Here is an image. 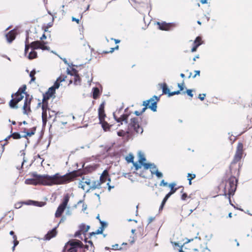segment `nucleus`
<instances>
[{
  "instance_id": "42",
  "label": "nucleus",
  "mask_w": 252,
  "mask_h": 252,
  "mask_svg": "<svg viewBox=\"0 0 252 252\" xmlns=\"http://www.w3.org/2000/svg\"><path fill=\"white\" fill-rule=\"evenodd\" d=\"M12 135L11 134H10L9 135H8L7 137H6L4 140L3 141H6L5 143H4V144H1L2 146V151H3L4 150V147L7 144V140L8 139H9L11 137H12Z\"/></svg>"
},
{
  "instance_id": "31",
  "label": "nucleus",
  "mask_w": 252,
  "mask_h": 252,
  "mask_svg": "<svg viewBox=\"0 0 252 252\" xmlns=\"http://www.w3.org/2000/svg\"><path fill=\"white\" fill-rule=\"evenodd\" d=\"M91 184L89 186V188L87 189L86 191V192H89L91 190H94L96 189L95 186V181H93L91 182Z\"/></svg>"
},
{
  "instance_id": "40",
  "label": "nucleus",
  "mask_w": 252,
  "mask_h": 252,
  "mask_svg": "<svg viewBox=\"0 0 252 252\" xmlns=\"http://www.w3.org/2000/svg\"><path fill=\"white\" fill-rule=\"evenodd\" d=\"M152 165H151L150 168V170L152 174H154V172L156 171V170L158 169V168L157 166L154 163H152Z\"/></svg>"
},
{
  "instance_id": "1",
  "label": "nucleus",
  "mask_w": 252,
  "mask_h": 252,
  "mask_svg": "<svg viewBox=\"0 0 252 252\" xmlns=\"http://www.w3.org/2000/svg\"><path fill=\"white\" fill-rule=\"evenodd\" d=\"M76 171H71L63 175H60L57 173L53 176L48 175H41L36 172L31 173L32 176L34 177L39 184L44 186H52L53 185H61L66 184L72 179V175L75 174Z\"/></svg>"
},
{
  "instance_id": "51",
  "label": "nucleus",
  "mask_w": 252,
  "mask_h": 252,
  "mask_svg": "<svg viewBox=\"0 0 252 252\" xmlns=\"http://www.w3.org/2000/svg\"><path fill=\"white\" fill-rule=\"evenodd\" d=\"M230 196H229L228 195V199L229 200V204L232 206H233L234 208H236V209L237 210H240V211H243V209H241V208H236L232 203H231V198H230Z\"/></svg>"
},
{
  "instance_id": "33",
  "label": "nucleus",
  "mask_w": 252,
  "mask_h": 252,
  "mask_svg": "<svg viewBox=\"0 0 252 252\" xmlns=\"http://www.w3.org/2000/svg\"><path fill=\"white\" fill-rule=\"evenodd\" d=\"M134 157L132 154H129L128 156L126 157V160L128 163H133Z\"/></svg>"
},
{
  "instance_id": "7",
  "label": "nucleus",
  "mask_w": 252,
  "mask_h": 252,
  "mask_svg": "<svg viewBox=\"0 0 252 252\" xmlns=\"http://www.w3.org/2000/svg\"><path fill=\"white\" fill-rule=\"evenodd\" d=\"M65 245H67V249L69 251L77 252L78 248H83L84 245L81 241L78 240H70Z\"/></svg>"
},
{
  "instance_id": "41",
  "label": "nucleus",
  "mask_w": 252,
  "mask_h": 252,
  "mask_svg": "<svg viewBox=\"0 0 252 252\" xmlns=\"http://www.w3.org/2000/svg\"><path fill=\"white\" fill-rule=\"evenodd\" d=\"M132 163L136 170H138L139 169L141 168L142 163H140V162L138 163L137 162H133Z\"/></svg>"
},
{
  "instance_id": "20",
  "label": "nucleus",
  "mask_w": 252,
  "mask_h": 252,
  "mask_svg": "<svg viewBox=\"0 0 252 252\" xmlns=\"http://www.w3.org/2000/svg\"><path fill=\"white\" fill-rule=\"evenodd\" d=\"M108 176V171H107V169H105L103 171L102 174L101 175L99 179V181H102V183H104L106 181V178H107Z\"/></svg>"
},
{
  "instance_id": "17",
  "label": "nucleus",
  "mask_w": 252,
  "mask_h": 252,
  "mask_svg": "<svg viewBox=\"0 0 252 252\" xmlns=\"http://www.w3.org/2000/svg\"><path fill=\"white\" fill-rule=\"evenodd\" d=\"M91 183H92L91 182L90 179H85L84 178V177H83L82 178V180L79 182V187L85 190V185L84 184H85L90 186V185L91 184Z\"/></svg>"
},
{
  "instance_id": "48",
  "label": "nucleus",
  "mask_w": 252,
  "mask_h": 252,
  "mask_svg": "<svg viewBox=\"0 0 252 252\" xmlns=\"http://www.w3.org/2000/svg\"><path fill=\"white\" fill-rule=\"evenodd\" d=\"M66 76H60L57 79V81H58L60 83L63 81H65V78H66Z\"/></svg>"
},
{
  "instance_id": "47",
  "label": "nucleus",
  "mask_w": 252,
  "mask_h": 252,
  "mask_svg": "<svg viewBox=\"0 0 252 252\" xmlns=\"http://www.w3.org/2000/svg\"><path fill=\"white\" fill-rule=\"evenodd\" d=\"M100 223L101 224V226L100 227L103 229H104V228L107 226V223L105 221L100 220Z\"/></svg>"
},
{
  "instance_id": "61",
  "label": "nucleus",
  "mask_w": 252,
  "mask_h": 252,
  "mask_svg": "<svg viewBox=\"0 0 252 252\" xmlns=\"http://www.w3.org/2000/svg\"><path fill=\"white\" fill-rule=\"evenodd\" d=\"M103 229H102V228L101 227H99L96 231H95V233L97 234H102V232H103Z\"/></svg>"
},
{
  "instance_id": "18",
  "label": "nucleus",
  "mask_w": 252,
  "mask_h": 252,
  "mask_svg": "<svg viewBox=\"0 0 252 252\" xmlns=\"http://www.w3.org/2000/svg\"><path fill=\"white\" fill-rule=\"evenodd\" d=\"M41 44V42L39 40L35 41L32 42L30 45V46L32 48V50H36V49H40V45Z\"/></svg>"
},
{
  "instance_id": "10",
  "label": "nucleus",
  "mask_w": 252,
  "mask_h": 252,
  "mask_svg": "<svg viewBox=\"0 0 252 252\" xmlns=\"http://www.w3.org/2000/svg\"><path fill=\"white\" fill-rule=\"evenodd\" d=\"M25 95H26V97H25V99L24 101V105L23 107V113H24V114H25V115H28V111L29 112H31L30 105H31L32 99V96H31V97H29L30 95L29 94Z\"/></svg>"
},
{
  "instance_id": "8",
  "label": "nucleus",
  "mask_w": 252,
  "mask_h": 252,
  "mask_svg": "<svg viewBox=\"0 0 252 252\" xmlns=\"http://www.w3.org/2000/svg\"><path fill=\"white\" fill-rule=\"evenodd\" d=\"M95 170V167L93 166L89 165L87 166L86 167H84L83 169V170H81V169H79L78 170H74L73 171H76L75 174L72 175V176H73L72 179L70 181H73L76 177L80 176L82 174H87L89 173H90Z\"/></svg>"
},
{
  "instance_id": "60",
  "label": "nucleus",
  "mask_w": 252,
  "mask_h": 252,
  "mask_svg": "<svg viewBox=\"0 0 252 252\" xmlns=\"http://www.w3.org/2000/svg\"><path fill=\"white\" fill-rule=\"evenodd\" d=\"M112 248L113 250H121L122 249L121 247H119V246L118 244H115L112 246Z\"/></svg>"
},
{
  "instance_id": "37",
  "label": "nucleus",
  "mask_w": 252,
  "mask_h": 252,
  "mask_svg": "<svg viewBox=\"0 0 252 252\" xmlns=\"http://www.w3.org/2000/svg\"><path fill=\"white\" fill-rule=\"evenodd\" d=\"M85 228H86V225L84 223H81L79 226V230L80 231H81V232H82L84 235H86L85 233H86V232L84 231V230H85Z\"/></svg>"
},
{
  "instance_id": "63",
  "label": "nucleus",
  "mask_w": 252,
  "mask_h": 252,
  "mask_svg": "<svg viewBox=\"0 0 252 252\" xmlns=\"http://www.w3.org/2000/svg\"><path fill=\"white\" fill-rule=\"evenodd\" d=\"M188 197V195L186 193H183L181 196V199L182 200H185Z\"/></svg>"
},
{
  "instance_id": "36",
  "label": "nucleus",
  "mask_w": 252,
  "mask_h": 252,
  "mask_svg": "<svg viewBox=\"0 0 252 252\" xmlns=\"http://www.w3.org/2000/svg\"><path fill=\"white\" fill-rule=\"evenodd\" d=\"M42 109H45V110H49L50 109L48 108V100H44L43 99H42Z\"/></svg>"
},
{
  "instance_id": "11",
  "label": "nucleus",
  "mask_w": 252,
  "mask_h": 252,
  "mask_svg": "<svg viewBox=\"0 0 252 252\" xmlns=\"http://www.w3.org/2000/svg\"><path fill=\"white\" fill-rule=\"evenodd\" d=\"M59 223H58L57 225L53 228L52 230H49L44 236L43 240L49 241L51 238L55 237L57 234V228L59 226Z\"/></svg>"
},
{
  "instance_id": "24",
  "label": "nucleus",
  "mask_w": 252,
  "mask_h": 252,
  "mask_svg": "<svg viewBox=\"0 0 252 252\" xmlns=\"http://www.w3.org/2000/svg\"><path fill=\"white\" fill-rule=\"evenodd\" d=\"M162 85V94H168L169 96V94L170 93L169 89H168L166 83H163L161 84Z\"/></svg>"
},
{
  "instance_id": "56",
  "label": "nucleus",
  "mask_w": 252,
  "mask_h": 252,
  "mask_svg": "<svg viewBox=\"0 0 252 252\" xmlns=\"http://www.w3.org/2000/svg\"><path fill=\"white\" fill-rule=\"evenodd\" d=\"M42 117L47 118V110H45V109H42Z\"/></svg>"
},
{
  "instance_id": "59",
  "label": "nucleus",
  "mask_w": 252,
  "mask_h": 252,
  "mask_svg": "<svg viewBox=\"0 0 252 252\" xmlns=\"http://www.w3.org/2000/svg\"><path fill=\"white\" fill-rule=\"evenodd\" d=\"M184 82L181 84H180V83L178 84V87L179 88V91H180V92H181V91H183L184 89Z\"/></svg>"
},
{
  "instance_id": "3",
  "label": "nucleus",
  "mask_w": 252,
  "mask_h": 252,
  "mask_svg": "<svg viewBox=\"0 0 252 252\" xmlns=\"http://www.w3.org/2000/svg\"><path fill=\"white\" fill-rule=\"evenodd\" d=\"M130 121V123L128 124L127 129L126 131L120 130L117 131V133L118 136H124L126 134H129L130 133L131 130L132 129L137 133H142L143 129L139 124L138 118L135 117L131 118Z\"/></svg>"
},
{
  "instance_id": "58",
  "label": "nucleus",
  "mask_w": 252,
  "mask_h": 252,
  "mask_svg": "<svg viewBox=\"0 0 252 252\" xmlns=\"http://www.w3.org/2000/svg\"><path fill=\"white\" fill-rule=\"evenodd\" d=\"M201 38L200 36H197L196 37L195 40L194 41V44H196L198 43L199 42H201Z\"/></svg>"
},
{
  "instance_id": "5",
  "label": "nucleus",
  "mask_w": 252,
  "mask_h": 252,
  "mask_svg": "<svg viewBox=\"0 0 252 252\" xmlns=\"http://www.w3.org/2000/svg\"><path fill=\"white\" fill-rule=\"evenodd\" d=\"M69 200V196L68 193L66 194L63 197V202L58 206L55 213V217H60L65 209Z\"/></svg>"
},
{
  "instance_id": "54",
  "label": "nucleus",
  "mask_w": 252,
  "mask_h": 252,
  "mask_svg": "<svg viewBox=\"0 0 252 252\" xmlns=\"http://www.w3.org/2000/svg\"><path fill=\"white\" fill-rule=\"evenodd\" d=\"M117 123H121L120 124H118L117 126V127L116 128H118V126H121V125H122L123 124V123H122V120L121 119V117H118L117 119H116V120H115Z\"/></svg>"
},
{
  "instance_id": "32",
  "label": "nucleus",
  "mask_w": 252,
  "mask_h": 252,
  "mask_svg": "<svg viewBox=\"0 0 252 252\" xmlns=\"http://www.w3.org/2000/svg\"><path fill=\"white\" fill-rule=\"evenodd\" d=\"M60 86V83L56 81L53 85V86L50 87V91H55L56 92V90L58 89Z\"/></svg>"
},
{
  "instance_id": "22",
  "label": "nucleus",
  "mask_w": 252,
  "mask_h": 252,
  "mask_svg": "<svg viewBox=\"0 0 252 252\" xmlns=\"http://www.w3.org/2000/svg\"><path fill=\"white\" fill-rule=\"evenodd\" d=\"M29 202L32 203V205L37 206V207H43L46 204L45 202H42V201L40 202V201H33V200H29Z\"/></svg>"
},
{
  "instance_id": "30",
  "label": "nucleus",
  "mask_w": 252,
  "mask_h": 252,
  "mask_svg": "<svg viewBox=\"0 0 252 252\" xmlns=\"http://www.w3.org/2000/svg\"><path fill=\"white\" fill-rule=\"evenodd\" d=\"M26 89V85H24L18 89L17 92H19V93H21L23 94H24L25 95H27L28 94L27 93V92H25Z\"/></svg>"
},
{
  "instance_id": "16",
  "label": "nucleus",
  "mask_w": 252,
  "mask_h": 252,
  "mask_svg": "<svg viewBox=\"0 0 252 252\" xmlns=\"http://www.w3.org/2000/svg\"><path fill=\"white\" fill-rule=\"evenodd\" d=\"M50 87L48 89V91L43 94V101L48 100L55 94V91H50Z\"/></svg>"
},
{
  "instance_id": "57",
  "label": "nucleus",
  "mask_w": 252,
  "mask_h": 252,
  "mask_svg": "<svg viewBox=\"0 0 252 252\" xmlns=\"http://www.w3.org/2000/svg\"><path fill=\"white\" fill-rule=\"evenodd\" d=\"M205 96H206V94H199V95H198V98L200 100L203 101V100H204Z\"/></svg>"
},
{
  "instance_id": "43",
  "label": "nucleus",
  "mask_w": 252,
  "mask_h": 252,
  "mask_svg": "<svg viewBox=\"0 0 252 252\" xmlns=\"http://www.w3.org/2000/svg\"><path fill=\"white\" fill-rule=\"evenodd\" d=\"M154 172V174H155L158 178H162L163 177L162 173L158 171V169H156V171Z\"/></svg>"
},
{
  "instance_id": "35",
  "label": "nucleus",
  "mask_w": 252,
  "mask_h": 252,
  "mask_svg": "<svg viewBox=\"0 0 252 252\" xmlns=\"http://www.w3.org/2000/svg\"><path fill=\"white\" fill-rule=\"evenodd\" d=\"M46 42L44 41L41 42V44L40 45V49L42 50H49L50 49V47L49 46H46L45 44Z\"/></svg>"
},
{
  "instance_id": "44",
  "label": "nucleus",
  "mask_w": 252,
  "mask_h": 252,
  "mask_svg": "<svg viewBox=\"0 0 252 252\" xmlns=\"http://www.w3.org/2000/svg\"><path fill=\"white\" fill-rule=\"evenodd\" d=\"M152 163H142V165L143 166L144 168L145 169H148L149 168H150Z\"/></svg>"
},
{
  "instance_id": "9",
  "label": "nucleus",
  "mask_w": 252,
  "mask_h": 252,
  "mask_svg": "<svg viewBox=\"0 0 252 252\" xmlns=\"http://www.w3.org/2000/svg\"><path fill=\"white\" fill-rule=\"evenodd\" d=\"M243 149V144L239 142L237 147V150L233 159V162L236 163L240 160L242 158Z\"/></svg>"
},
{
  "instance_id": "23",
  "label": "nucleus",
  "mask_w": 252,
  "mask_h": 252,
  "mask_svg": "<svg viewBox=\"0 0 252 252\" xmlns=\"http://www.w3.org/2000/svg\"><path fill=\"white\" fill-rule=\"evenodd\" d=\"M93 97L94 99H97L99 95V90L97 87H94L93 88Z\"/></svg>"
},
{
  "instance_id": "62",
  "label": "nucleus",
  "mask_w": 252,
  "mask_h": 252,
  "mask_svg": "<svg viewBox=\"0 0 252 252\" xmlns=\"http://www.w3.org/2000/svg\"><path fill=\"white\" fill-rule=\"evenodd\" d=\"M55 17H53L52 21L47 24V26L48 28H50V27H52V26L53 25V22H54V19Z\"/></svg>"
},
{
  "instance_id": "6",
  "label": "nucleus",
  "mask_w": 252,
  "mask_h": 252,
  "mask_svg": "<svg viewBox=\"0 0 252 252\" xmlns=\"http://www.w3.org/2000/svg\"><path fill=\"white\" fill-rule=\"evenodd\" d=\"M11 97L12 99L9 102V105L11 108L17 109L18 108L17 103L23 99L24 96L19 92H17L15 94H12Z\"/></svg>"
},
{
  "instance_id": "34",
  "label": "nucleus",
  "mask_w": 252,
  "mask_h": 252,
  "mask_svg": "<svg viewBox=\"0 0 252 252\" xmlns=\"http://www.w3.org/2000/svg\"><path fill=\"white\" fill-rule=\"evenodd\" d=\"M36 73L35 70L33 69L30 72V77H31L30 83L32 82H34L35 80V77H34V75Z\"/></svg>"
},
{
  "instance_id": "12",
  "label": "nucleus",
  "mask_w": 252,
  "mask_h": 252,
  "mask_svg": "<svg viewBox=\"0 0 252 252\" xmlns=\"http://www.w3.org/2000/svg\"><path fill=\"white\" fill-rule=\"evenodd\" d=\"M101 125V127L105 131H111L114 129V125H109L104 119L101 120L99 123Z\"/></svg>"
},
{
  "instance_id": "14",
  "label": "nucleus",
  "mask_w": 252,
  "mask_h": 252,
  "mask_svg": "<svg viewBox=\"0 0 252 252\" xmlns=\"http://www.w3.org/2000/svg\"><path fill=\"white\" fill-rule=\"evenodd\" d=\"M104 105H105V101L102 102L99 105L98 113V119L99 121H101V120L104 119L106 117V115L105 114L104 111Z\"/></svg>"
},
{
  "instance_id": "13",
  "label": "nucleus",
  "mask_w": 252,
  "mask_h": 252,
  "mask_svg": "<svg viewBox=\"0 0 252 252\" xmlns=\"http://www.w3.org/2000/svg\"><path fill=\"white\" fill-rule=\"evenodd\" d=\"M17 34L16 30L13 29L6 34L5 37L7 42L11 43L16 38Z\"/></svg>"
},
{
  "instance_id": "26",
  "label": "nucleus",
  "mask_w": 252,
  "mask_h": 252,
  "mask_svg": "<svg viewBox=\"0 0 252 252\" xmlns=\"http://www.w3.org/2000/svg\"><path fill=\"white\" fill-rule=\"evenodd\" d=\"M175 185H176V184L174 183H171L169 185V187L170 188V190L168 193L172 195V194H173L177 191V190L178 189V188H174V187L175 186Z\"/></svg>"
},
{
  "instance_id": "64",
  "label": "nucleus",
  "mask_w": 252,
  "mask_h": 252,
  "mask_svg": "<svg viewBox=\"0 0 252 252\" xmlns=\"http://www.w3.org/2000/svg\"><path fill=\"white\" fill-rule=\"evenodd\" d=\"M167 185V183L165 182L164 180H162L160 183V186H166Z\"/></svg>"
},
{
  "instance_id": "49",
  "label": "nucleus",
  "mask_w": 252,
  "mask_h": 252,
  "mask_svg": "<svg viewBox=\"0 0 252 252\" xmlns=\"http://www.w3.org/2000/svg\"><path fill=\"white\" fill-rule=\"evenodd\" d=\"M81 231H80L79 229L74 234V237H79V238L82 239V238L81 236Z\"/></svg>"
},
{
  "instance_id": "46",
  "label": "nucleus",
  "mask_w": 252,
  "mask_h": 252,
  "mask_svg": "<svg viewBox=\"0 0 252 252\" xmlns=\"http://www.w3.org/2000/svg\"><path fill=\"white\" fill-rule=\"evenodd\" d=\"M49 117L48 118L50 119L54 115H56L57 113H55V111L49 109L48 110Z\"/></svg>"
},
{
  "instance_id": "39",
  "label": "nucleus",
  "mask_w": 252,
  "mask_h": 252,
  "mask_svg": "<svg viewBox=\"0 0 252 252\" xmlns=\"http://www.w3.org/2000/svg\"><path fill=\"white\" fill-rule=\"evenodd\" d=\"M139 162L140 163H143L146 161V159L143 155L141 154V152H139Z\"/></svg>"
},
{
  "instance_id": "45",
  "label": "nucleus",
  "mask_w": 252,
  "mask_h": 252,
  "mask_svg": "<svg viewBox=\"0 0 252 252\" xmlns=\"http://www.w3.org/2000/svg\"><path fill=\"white\" fill-rule=\"evenodd\" d=\"M201 44V42H199L198 43L196 44V45L194 44L193 47L192 48L191 51L192 52H194L196 51L197 48Z\"/></svg>"
},
{
  "instance_id": "27",
  "label": "nucleus",
  "mask_w": 252,
  "mask_h": 252,
  "mask_svg": "<svg viewBox=\"0 0 252 252\" xmlns=\"http://www.w3.org/2000/svg\"><path fill=\"white\" fill-rule=\"evenodd\" d=\"M12 130H13L12 127L11 126L10 133H11V134L12 135V136H11L14 139H18L22 137V136L18 132H15L12 133Z\"/></svg>"
},
{
  "instance_id": "21",
  "label": "nucleus",
  "mask_w": 252,
  "mask_h": 252,
  "mask_svg": "<svg viewBox=\"0 0 252 252\" xmlns=\"http://www.w3.org/2000/svg\"><path fill=\"white\" fill-rule=\"evenodd\" d=\"M26 38L25 40V54L26 55L31 48L29 43V33L28 32H26Z\"/></svg>"
},
{
  "instance_id": "55",
  "label": "nucleus",
  "mask_w": 252,
  "mask_h": 252,
  "mask_svg": "<svg viewBox=\"0 0 252 252\" xmlns=\"http://www.w3.org/2000/svg\"><path fill=\"white\" fill-rule=\"evenodd\" d=\"M171 195L169 193L166 194V195L165 196L164 198L162 200V202H163L164 203H166L167 200H168V199L170 197V196Z\"/></svg>"
},
{
  "instance_id": "28",
  "label": "nucleus",
  "mask_w": 252,
  "mask_h": 252,
  "mask_svg": "<svg viewBox=\"0 0 252 252\" xmlns=\"http://www.w3.org/2000/svg\"><path fill=\"white\" fill-rule=\"evenodd\" d=\"M130 115V113H126L125 114H123L121 115V119L122 121L124 122L126 124H128V118Z\"/></svg>"
},
{
  "instance_id": "15",
  "label": "nucleus",
  "mask_w": 252,
  "mask_h": 252,
  "mask_svg": "<svg viewBox=\"0 0 252 252\" xmlns=\"http://www.w3.org/2000/svg\"><path fill=\"white\" fill-rule=\"evenodd\" d=\"M157 24L158 25L159 29L160 30L168 31L170 30L171 25L173 24V23H166L165 22L162 23L158 22Z\"/></svg>"
},
{
  "instance_id": "52",
  "label": "nucleus",
  "mask_w": 252,
  "mask_h": 252,
  "mask_svg": "<svg viewBox=\"0 0 252 252\" xmlns=\"http://www.w3.org/2000/svg\"><path fill=\"white\" fill-rule=\"evenodd\" d=\"M180 93L181 92L179 90L170 92V93L169 94V97H170L175 94H180Z\"/></svg>"
},
{
  "instance_id": "29",
  "label": "nucleus",
  "mask_w": 252,
  "mask_h": 252,
  "mask_svg": "<svg viewBox=\"0 0 252 252\" xmlns=\"http://www.w3.org/2000/svg\"><path fill=\"white\" fill-rule=\"evenodd\" d=\"M37 52L32 49V51L30 52L28 57L30 60H32L37 58Z\"/></svg>"
},
{
  "instance_id": "53",
  "label": "nucleus",
  "mask_w": 252,
  "mask_h": 252,
  "mask_svg": "<svg viewBox=\"0 0 252 252\" xmlns=\"http://www.w3.org/2000/svg\"><path fill=\"white\" fill-rule=\"evenodd\" d=\"M192 90L191 89H187L186 91V93L189 96L192 97H193V94L192 93Z\"/></svg>"
},
{
  "instance_id": "50",
  "label": "nucleus",
  "mask_w": 252,
  "mask_h": 252,
  "mask_svg": "<svg viewBox=\"0 0 252 252\" xmlns=\"http://www.w3.org/2000/svg\"><path fill=\"white\" fill-rule=\"evenodd\" d=\"M102 182L101 181H95V186H96V189H100L101 187V185L102 184Z\"/></svg>"
},
{
  "instance_id": "2",
  "label": "nucleus",
  "mask_w": 252,
  "mask_h": 252,
  "mask_svg": "<svg viewBox=\"0 0 252 252\" xmlns=\"http://www.w3.org/2000/svg\"><path fill=\"white\" fill-rule=\"evenodd\" d=\"M237 182L234 176H231L228 179L223 178L219 186L220 189H222V195L233 196L237 189Z\"/></svg>"
},
{
  "instance_id": "38",
  "label": "nucleus",
  "mask_w": 252,
  "mask_h": 252,
  "mask_svg": "<svg viewBox=\"0 0 252 252\" xmlns=\"http://www.w3.org/2000/svg\"><path fill=\"white\" fill-rule=\"evenodd\" d=\"M36 127L34 126L30 129V131H27V132H26V133H28V135H29V136H31L32 135L34 134L35 131H36Z\"/></svg>"
},
{
  "instance_id": "4",
  "label": "nucleus",
  "mask_w": 252,
  "mask_h": 252,
  "mask_svg": "<svg viewBox=\"0 0 252 252\" xmlns=\"http://www.w3.org/2000/svg\"><path fill=\"white\" fill-rule=\"evenodd\" d=\"M160 96L157 95H154L150 99L144 101L143 102V105L145 107L142 108L141 111V114H142L146 110L147 108H150L152 111L156 112L157 109V103L159 100Z\"/></svg>"
},
{
  "instance_id": "19",
  "label": "nucleus",
  "mask_w": 252,
  "mask_h": 252,
  "mask_svg": "<svg viewBox=\"0 0 252 252\" xmlns=\"http://www.w3.org/2000/svg\"><path fill=\"white\" fill-rule=\"evenodd\" d=\"M67 72L68 74H69L71 76H74V84L77 85L78 82L79 83L80 82V78L78 74H73V73L71 72V71L68 68H67Z\"/></svg>"
},
{
  "instance_id": "25",
  "label": "nucleus",
  "mask_w": 252,
  "mask_h": 252,
  "mask_svg": "<svg viewBox=\"0 0 252 252\" xmlns=\"http://www.w3.org/2000/svg\"><path fill=\"white\" fill-rule=\"evenodd\" d=\"M25 183L27 185H36L37 184H39L37 181L34 179H26Z\"/></svg>"
}]
</instances>
